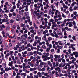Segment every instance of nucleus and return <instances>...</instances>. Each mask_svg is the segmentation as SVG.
<instances>
[{"instance_id":"f257e3e1","label":"nucleus","mask_w":78,"mask_h":78,"mask_svg":"<svg viewBox=\"0 0 78 78\" xmlns=\"http://www.w3.org/2000/svg\"><path fill=\"white\" fill-rule=\"evenodd\" d=\"M72 72L73 73H75L74 74V75L75 76V78H78V76H77L78 75V73H76V70H72Z\"/></svg>"},{"instance_id":"f03ea898","label":"nucleus","mask_w":78,"mask_h":78,"mask_svg":"<svg viewBox=\"0 0 78 78\" xmlns=\"http://www.w3.org/2000/svg\"><path fill=\"white\" fill-rule=\"evenodd\" d=\"M55 70H56V71H58V72L59 73H61V68L58 67L55 69Z\"/></svg>"},{"instance_id":"7ed1b4c3","label":"nucleus","mask_w":78,"mask_h":78,"mask_svg":"<svg viewBox=\"0 0 78 78\" xmlns=\"http://www.w3.org/2000/svg\"><path fill=\"white\" fill-rule=\"evenodd\" d=\"M37 69L36 67L34 68H30V72H32L33 71H35V70H36Z\"/></svg>"},{"instance_id":"20e7f679","label":"nucleus","mask_w":78,"mask_h":78,"mask_svg":"<svg viewBox=\"0 0 78 78\" xmlns=\"http://www.w3.org/2000/svg\"><path fill=\"white\" fill-rule=\"evenodd\" d=\"M21 75V76H23V78H25V76H27V74L23 73H22ZM23 75L24 76H23Z\"/></svg>"},{"instance_id":"39448f33","label":"nucleus","mask_w":78,"mask_h":78,"mask_svg":"<svg viewBox=\"0 0 78 78\" xmlns=\"http://www.w3.org/2000/svg\"><path fill=\"white\" fill-rule=\"evenodd\" d=\"M14 64V62L13 61H11V62H9V63L8 64L9 66H11L12 67V65Z\"/></svg>"},{"instance_id":"423d86ee","label":"nucleus","mask_w":78,"mask_h":78,"mask_svg":"<svg viewBox=\"0 0 78 78\" xmlns=\"http://www.w3.org/2000/svg\"><path fill=\"white\" fill-rule=\"evenodd\" d=\"M11 70V68L10 67L8 68H6L5 69V70L6 71V72H8L9 70Z\"/></svg>"},{"instance_id":"0eeeda50","label":"nucleus","mask_w":78,"mask_h":78,"mask_svg":"<svg viewBox=\"0 0 78 78\" xmlns=\"http://www.w3.org/2000/svg\"><path fill=\"white\" fill-rule=\"evenodd\" d=\"M37 75L39 76V77L40 78H41L42 77V74L41 73V72H38L37 73Z\"/></svg>"},{"instance_id":"6e6552de","label":"nucleus","mask_w":78,"mask_h":78,"mask_svg":"<svg viewBox=\"0 0 78 78\" xmlns=\"http://www.w3.org/2000/svg\"><path fill=\"white\" fill-rule=\"evenodd\" d=\"M70 69H71V66H69V67H68V69L67 70L68 72H70L71 71V70H70Z\"/></svg>"},{"instance_id":"1a4fd4ad","label":"nucleus","mask_w":78,"mask_h":78,"mask_svg":"<svg viewBox=\"0 0 78 78\" xmlns=\"http://www.w3.org/2000/svg\"><path fill=\"white\" fill-rule=\"evenodd\" d=\"M75 44H71L70 46H69V48H73V47H75Z\"/></svg>"},{"instance_id":"9d476101","label":"nucleus","mask_w":78,"mask_h":78,"mask_svg":"<svg viewBox=\"0 0 78 78\" xmlns=\"http://www.w3.org/2000/svg\"><path fill=\"white\" fill-rule=\"evenodd\" d=\"M40 65H41V66H43V65H47V63L41 62L40 63Z\"/></svg>"},{"instance_id":"9b49d317","label":"nucleus","mask_w":78,"mask_h":78,"mask_svg":"<svg viewBox=\"0 0 78 78\" xmlns=\"http://www.w3.org/2000/svg\"><path fill=\"white\" fill-rule=\"evenodd\" d=\"M16 19H21V16L19 15H17V16L16 17Z\"/></svg>"},{"instance_id":"f8f14e48","label":"nucleus","mask_w":78,"mask_h":78,"mask_svg":"<svg viewBox=\"0 0 78 78\" xmlns=\"http://www.w3.org/2000/svg\"><path fill=\"white\" fill-rule=\"evenodd\" d=\"M3 16L4 17V18H5V19H8V15L5 13L4 14Z\"/></svg>"},{"instance_id":"ddd939ff","label":"nucleus","mask_w":78,"mask_h":78,"mask_svg":"<svg viewBox=\"0 0 78 78\" xmlns=\"http://www.w3.org/2000/svg\"><path fill=\"white\" fill-rule=\"evenodd\" d=\"M23 71H24L26 73H27V71L28 70L27 69V68H25V67L24 68H23Z\"/></svg>"},{"instance_id":"4468645a","label":"nucleus","mask_w":78,"mask_h":78,"mask_svg":"<svg viewBox=\"0 0 78 78\" xmlns=\"http://www.w3.org/2000/svg\"><path fill=\"white\" fill-rule=\"evenodd\" d=\"M68 77L69 78H72V76L70 75V72H68Z\"/></svg>"},{"instance_id":"2eb2a0df","label":"nucleus","mask_w":78,"mask_h":78,"mask_svg":"<svg viewBox=\"0 0 78 78\" xmlns=\"http://www.w3.org/2000/svg\"><path fill=\"white\" fill-rule=\"evenodd\" d=\"M26 8L24 10L25 11H28V7L27 5L25 6Z\"/></svg>"},{"instance_id":"dca6fc26","label":"nucleus","mask_w":78,"mask_h":78,"mask_svg":"<svg viewBox=\"0 0 78 78\" xmlns=\"http://www.w3.org/2000/svg\"><path fill=\"white\" fill-rule=\"evenodd\" d=\"M61 57L62 58H61V59H63L64 58V54H62L61 55Z\"/></svg>"},{"instance_id":"f3484780","label":"nucleus","mask_w":78,"mask_h":78,"mask_svg":"<svg viewBox=\"0 0 78 78\" xmlns=\"http://www.w3.org/2000/svg\"><path fill=\"white\" fill-rule=\"evenodd\" d=\"M6 62H5V63H4L2 64V65L3 66V67H4V68H5L6 67Z\"/></svg>"},{"instance_id":"a211bd4d","label":"nucleus","mask_w":78,"mask_h":78,"mask_svg":"<svg viewBox=\"0 0 78 78\" xmlns=\"http://www.w3.org/2000/svg\"><path fill=\"white\" fill-rule=\"evenodd\" d=\"M46 35H44V36H43L42 38L43 40H46Z\"/></svg>"},{"instance_id":"6ab92c4d","label":"nucleus","mask_w":78,"mask_h":78,"mask_svg":"<svg viewBox=\"0 0 78 78\" xmlns=\"http://www.w3.org/2000/svg\"><path fill=\"white\" fill-rule=\"evenodd\" d=\"M4 77L5 78H7L8 77V74L7 73H5L4 74Z\"/></svg>"},{"instance_id":"aec40b11","label":"nucleus","mask_w":78,"mask_h":78,"mask_svg":"<svg viewBox=\"0 0 78 78\" xmlns=\"http://www.w3.org/2000/svg\"><path fill=\"white\" fill-rule=\"evenodd\" d=\"M57 47L59 49H61V48H62V46H59V45H57Z\"/></svg>"},{"instance_id":"412c9836","label":"nucleus","mask_w":78,"mask_h":78,"mask_svg":"<svg viewBox=\"0 0 78 78\" xmlns=\"http://www.w3.org/2000/svg\"><path fill=\"white\" fill-rule=\"evenodd\" d=\"M34 54V58H37V54H36V53L34 54V53H33Z\"/></svg>"},{"instance_id":"4be33fe9","label":"nucleus","mask_w":78,"mask_h":78,"mask_svg":"<svg viewBox=\"0 0 78 78\" xmlns=\"http://www.w3.org/2000/svg\"><path fill=\"white\" fill-rule=\"evenodd\" d=\"M36 45H37V42L35 41L33 44V47H35L36 46Z\"/></svg>"},{"instance_id":"5701e85b","label":"nucleus","mask_w":78,"mask_h":78,"mask_svg":"<svg viewBox=\"0 0 78 78\" xmlns=\"http://www.w3.org/2000/svg\"><path fill=\"white\" fill-rule=\"evenodd\" d=\"M50 56L51 59H53V55L52 54H50Z\"/></svg>"},{"instance_id":"b1692460","label":"nucleus","mask_w":78,"mask_h":78,"mask_svg":"<svg viewBox=\"0 0 78 78\" xmlns=\"http://www.w3.org/2000/svg\"><path fill=\"white\" fill-rule=\"evenodd\" d=\"M58 44H59V45H62V44L61 43V41H58Z\"/></svg>"},{"instance_id":"393cba45","label":"nucleus","mask_w":78,"mask_h":78,"mask_svg":"<svg viewBox=\"0 0 78 78\" xmlns=\"http://www.w3.org/2000/svg\"><path fill=\"white\" fill-rule=\"evenodd\" d=\"M59 66V62H56V64L55 65V67H58Z\"/></svg>"},{"instance_id":"a878e982","label":"nucleus","mask_w":78,"mask_h":78,"mask_svg":"<svg viewBox=\"0 0 78 78\" xmlns=\"http://www.w3.org/2000/svg\"><path fill=\"white\" fill-rule=\"evenodd\" d=\"M69 11L71 12L73 11V9H72V7L71 6L69 8Z\"/></svg>"},{"instance_id":"bb28decb","label":"nucleus","mask_w":78,"mask_h":78,"mask_svg":"<svg viewBox=\"0 0 78 78\" xmlns=\"http://www.w3.org/2000/svg\"><path fill=\"white\" fill-rule=\"evenodd\" d=\"M42 48H44V49H46L47 47H46V46H45V45H43L42 46Z\"/></svg>"},{"instance_id":"cd10ccee","label":"nucleus","mask_w":78,"mask_h":78,"mask_svg":"<svg viewBox=\"0 0 78 78\" xmlns=\"http://www.w3.org/2000/svg\"><path fill=\"white\" fill-rule=\"evenodd\" d=\"M50 50V48H48L46 49V51L47 53H48Z\"/></svg>"},{"instance_id":"c85d7f7f","label":"nucleus","mask_w":78,"mask_h":78,"mask_svg":"<svg viewBox=\"0 0 78 78\" xmlns=\"http://www.w3.org/2000/svg\"><path fill=\"white\" fill-rule=\"evenodd\" d=\"M25 68H26V69H28V68L30 69V66L29 65H27L25 67Z\"/></svg>"},{"instance_id":"c756f323","label":"nucleus","mask_w":78,"mask_h":78,"mask_svg":"<svg viewBox=\"0 0 78 78\" xmlns=\"http://www.w3.org/2000/svg\"><path fill=\"white\" fill-rule=\"evenodd\" d=\"M24 14H25V16H28V15H29V13L28 12H26L24 13Z\"/></svg>"},{"instance_id":"7c9ffc66","label":"nucleus","mask_w":78,"mask_h":78,"mask_svg":"<svg viewBox=\"0 0 78 78\" xmlns=\"http://www.w3.org/2000/svg\"><path fill=\"white\" fill-rule=\"evenodd\" d=\"M33 53L36 54V53H37V54H38V55H39V52L38 51H34L33 52Z\"/></svg>"},{"instance_id":"2f4dec72","label":"nucleus","mask_w":78,"mask_h":78,"mask_svg":"<svg viewBox=\"0 0 78 78\" xmlns=\"http://www.w3.org/2000/svg\"><path fill=\"white\" fill-rule=\"evenodd\" d=\"M22 54L23 55H22V56L23 57H26V56H27V55H26L24 54V52H22Z\"/></svg>"},{"instance_id":"473e14b6","label":"nucleus","mask_w":78,"mask_h":78,"mask_svg":"<svg viewBox=\"0 0 78 78\" xmlns=\"http://www.w3.org/2000/svg\"><path fill=\"white\" fill-rule=\"evenodd\" d=\"M21 27H25V28H26V27L25 26V24H21Z\"/></svg>"},{"instance_id":"72a5a7b5","label":"nucleus","mask_w":78,"mask_h":78,"mask_svg":"<svg viewBox=\"0 0 78 78\" xmlns=\"http://www.w3.org/2000/svg\"><path fill=\"white\" fill-rule=\"evenodd\" d=\"M46 56H47V57H48V56H50V54L48 53V52H47V53H46Z\"/></svg>"},{"instance_id":"f704fd0d","label":"nucleus","mask_w":78,"mask_h":78,"mask_svg":"<svg viewBox=\"0 0 78 78\" xmlns=\"http://www.w3.org/2000/svg\"><path fill=\"white\" fill-rule=\"evenodd\" d=\"M11 4H9L8 5V8H9V9L11 8Z\"/></svg>"},{"instance_id":"c9c22d12","label":"nucleus","mask_w":78,"mask_h":78,"mask_svg":"<svg viewBox=\"0 0 78 78\" xmlns=\"http://www.w3.org/2000/svg\"><path fill=\"white\" fill-rule=\"evenodd\" d=\"M47 27V24H45V26H44L43 27V29H45V28H46V27Z\"/></svg>"},{"instance_id":"e433bc0d","label":"nucleus","mask_w":78,"mask_h":78,"mask_svg":"<svg viewBox=\"0 0 78 78\" xmlns=\"http://www.w3.org/2000/svg\"><path fill=\"white\" fill-rule=\"evenodd\" d=\"M52 38L51 37H49L48 39V41H51V40H52Z\"/></svg>"},{"instance_id":"4c0bfd02","label":"nucleus","mask_w":78,"mask_h":78,"mask_svg":"<svg viewBox=\"0 0 78 78\" xmlns=\"http://www.w3.org/2000/svg\"><path fill=\"white\" fill-rule=\"evenodd\" d=\"M62 44H66V41L64 40V41H62Z\"/></svg>"},{"instance_id":"58836bf2","label":"nucleus","mask_w":78,"mask_h":78,"mask_svg":"<svg viewBox=\"0 0 78 78\" xmlns=\"http://www.w3.org/2000/svg\"><path fill=\"white\" fill-rule=\"evenodd\" d=\"M59 76L60 77H61V76H64V74H59Z\"/></svg>"},{"instance_id":"ea45409f","label":"nucleus","mask_w":78,"mask_h":78,"mask_svg":"<svg viewBox=\"0 0 78 78\" xmlns=\"http://www.w3.org/2000/svg\"><path fill=\"white\" fill-rule=\"evenodd\" d=\"M70 23H71V24L69 25V27H72V26H73V25L72 24V22H70Z\"/></svg>"},{"instance_id":"a19ab883","label":"nucleus","mask_w":78,"mask_h":78,"mask_svg":"<svg viewBox=\"0 0 78 78\" xmlns=\"http://www.w3.org/2000/svg\"><path fill=\"white\" fill-rule=\"evenodd\" d=\"M60 23H62V22H61V21H58L57 22V25H59V24H60Z\"/></svg>"},{"instance_id":"79ce46f5","label":"nucleus","mask_w":78,"mask_h":78,"mask_svg":"<svg viewBox=\"0 0 78 78\" xmlns=\"http://www.w3.org/2000/svg\"><path fill=\"white\" fill-rule=\"evenodd\" d=\"M62 17H63V18H66V16H65V15L64 13H62Z\"/></svg>"},{"instance_id":"37998d69","label":"nucleus","mask_w":78,"mask_h":78,"mask_svg":"<svg viewBox=\"0 0 78 78\" xmlns=\"http://www.w3.org/2000/svg\"><path fill=\"white\" fill-rule=\"evenodd\" d=\"M41 70L42 71V72H44V71L45 70V68L44 67L42 69H41Z\"/></svg>"},{"instance_id":"c03bdc74","label":"nucleus","mask_w":78,"mask_h":78,"mask_svg":"<svg viewBox=\"0 0 78 78\" xmlns=\"http://www.w3.org/2000/svg\"><path fill=\"white\" fill-rule=\"evenodd\" d=\"M9 37V34H8V33H6L5 37H6V38H7V37Z\"/></svg>"},{"instance_id":"a18cd8bd","label":"nucleus","mask_w":78,"mask_h":78,"mask_svg":"<svg viewBox=\"0 0 78 78\" xmlns=\"http://www.w3.org/2000/svg\"><path fill=\"white\" fill-rule=\"evenodd\" d=\"M43 61H47V57H45L43 59Z\"/></svg>"},{"instance_id":"49530a36","label":"nucleus","mask_w":78,"mask_h":78,"mask_svg":"<svg viewBox=\"0 0 78 78\" xmlns=\"http://www.w3.org/2000/svg\"><path fill=\"white\" fill-rule=\"evenodd\" d=\"M22 66H23V68L24 67H25V66H26V64L25 63H23L22 64Z\"/></svg>"},{"instance_id":"de8ad7c7","label":"nucleus","mask_w":78,"mask_h":78,"mask_svg":"<svg viewBox=\"0 0 78 78\" xmlns=\"http://www.w3.org/2000/svg\"><path fill=\"white\" fill-rule=\"evenodd\" d=\"M78 9V7L74 6V10H76V9Z\"/></svg>"},{"instance_id":"09e8293b","label":"nucleus","mask_w":78,"mask_h":78,"mask_svg":"<svg viewBox=\"0 0 78 78\" xmlns=\"http://www.w3.org/2000/svg\"><path fill=\"white\" fill-rule=\"evenodd\" d=\"M57 35H62V34L61 32H59V33L58 32L57 33Z\"/></svg>"},{"instance_id":"8fccbe9b","label":"nucleus","mask_w":78,"mask_h":78,"mask_svg":"<svg viewBox=\"0 0 78 78\" xmlns=\"http://www.w3.org/2000/svg\"><path fill=\"white\" fill-rule=\"evenodd\" d=\"M40 13L41 16H43L44 15V12H42L41 11H40Z\"/></svg>"},{"instance_id":"3c124183","label":"nucleus","mask_w":78,"mask_h":78,"mask_svg":"<svg viewBox=\"0 0 78 78\" xmlns=\"http://www.w3.org/2000/svg\"><path fill=\"white\" fill-rule=\"evenodd\" d=\"M72 39H73L74 40H76V38H75V36H73L72 37Z\"/></svg>"},{"instance_id":"603ef678","label":"nucleus","mask_w":78,"mask_h":78,"mask_svg":"<svg viewBox=\"0 0 78 78\" xmlns=\"http://www.w3.org/2000/svg\"><path fill=\"white\" fill-rule=\"evenodd\" d=\"M20 60H18L17 61V64H21V63L20 62Z\"/></svg>"},{"instance_id":"864d4df0","label":"nucleus","mask_w":78,"mask_h":78,"mask_svg":"<svg viewBox=\"0 0 78 78\" xmlns=\"http://www.w3.org/2000/svg\"><path fill=\"white\" fill-rule=\"evenodd\" d=\"M34 40V39H33H33L30 40L29 42H30V43H31V42H33V41Z\"/></svg>"},{"instance_id":"5fc2aeb1","label":"nucleus","mask_w":78,"mask_h":78,"mask_svg":"<svg viewBox=\"0 0 78 78\" xmlns=\"http://www.w3.org/2000/svg\"><path fill=\"white\" fill-rule=\"evenodd\" d=\"M45 2H46V3L47 4H48L49 3V1H48V0H44Z\"/></svg>"},{"instance_id":"6e6d98bb","label":"nucleus","mask_w":78,"mask_h":78,"mask_svg":"<svg viewBox=\"0 0 78 78\" xmlns=\"http://www.w3.org/2000/svg\"><path fill=\"white\" fill-rule=\"evenodd\" d=\"M57 53H60V50L59 49H57Z\"/></svg>"},{"instance_id":"4d7b16f0","label":"nucleus","mask_w":78,"mask_h":78,"mask_svg":"<svg viewBox=\"0 0 78 78\" xmlns=\"http://www.w3.org/2000/svg\"><path fill=\"white\" fill-rule=\"evenodd\" d=\"M63 64V63L62 62H61L59 66V67H62V66Z\"/></svg>"},{"instance_id":"13d9d810","label":"nucleus","mask_w":78,"mask_h":78,"mask_svg":"<svg viewBox=\"0 0 78 78\" xmlns=\"http://www.w3.org/2000/svg\"><path fill=\"white\" fill-rule=\"evenodd\" d=\"M64 36H66L67 35V31H64Z\"/></svg>"},{"instance_id":"bf43d9fd","label":"nucleus","mask_w":78,"mask_h":78,"mask_svg":"<svg viewBox=\"0 0 78 78\" xmlns=\"http://www.w3.org/2000/svg\"><path fill=\"white\" fill-rule=\"evenodd\" d=\"M13 62H14V64H16V63H17V61H16V59H13Z\"/></svg>"},{"instance_id":"052dcab7","label":"nucleus","mask_w":78,"mask_h":78,"mask_svg":"<svg viewBox=\"0 0 78 78\" xmlns=\"http://www.w3.org/2000/svg\"><path fill=\"white\" fill-rule=\"evenodd\" d=\"M34 77H35V78H39V76H38L37 75H34Z\"/></svg>"},{"instance_id":"680f3d73","label":"nucleus","mask_w":78,"mask_h":78,"mask_svg":"<svg viewBox=\"0 0 78 78\" xmlns=\"http://www.w3.org/2000/svg\"><path fill=\"white\" fill-rule=\"evenodd\" d=\"M14 22V21L13 20H10V22L11 23H13V22Z\"/></svg>"},{"instance_id":"e2e57ef3","label":"nucleus","mask_w":78,"mask_h":78,"mask_svg":"<svg viewBox=\"0 0 78 78\" xmlns=\"http://www.w3.org/2000/svg\"><path fill=\"white\" fill-rule=\"evenodd\" d=\"M73 14L74 15H75V16H76V15L77 14V12H76V11H74L73 12Z\"/></svg>"},{"instance_id":"0e129e2a","label":"nucleus","mask_w":78,"mask_h":78,"mask_svg":"<svg viewBox=\"0 0 78 78\" xmlns=\"http://www.w3.org/2000/svg\"><path fill=\"white\" fill-rule=\"evenodd\" d=\"M12 15L11 13H9V17H12Z\"/></svg>"},{"instance_id":"69168bd1","label":"nucleus","mask_w":78,"mask_h":78,"mask_svg":"<svg viewBox=\"0 0 78 78\" xmlns=\"http://www.w3.org/2000/svg\"><path fill=\"white\" fill-rule=\"evenodd\" d=\"M50 7L51 8H52V9H53V8H55V6H54L53 5H51V6Z\"/></svg>"},{"instance_id":"338daca9","label":"nucleus","mask_w":78,"mask_h":78,"mask_svg":"<svg viewBox=\"0 0 78 78\" xmlns=\"http://www.w3.org/2000/svg\"><path fill=\"white\" fill-rule=\"evenodd\" d=\"M75 58H78V53L76 52V55H75Z\"/></svg>"},{"instance_id":"774afa93","label":"nucleus","mask_w":78,"mask_h":78,"mask_svg":"<svg viewBox=\"0 0 78 78\" xmlns=\"http://www.w3.org/2000/svg\"><path fill=\"white\" fill-rule=\"evenodd\" d=\"M15 78H21V77L20 76H19L17 75L16 76V77H15Z\"/></svg>"}]
</instances>
